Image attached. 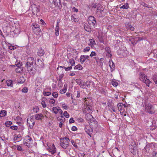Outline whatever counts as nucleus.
<instances>
[{
    "label": "nucleus",
    "instance_id": "nucleus-1",
    "mask_svg": "<svg viewBox=\"0 0 157 157\" xmlns=\"http://www.w3.org/2000/svg\"><path fill=\"white\" fill-rule=\"evenodd\" d=\"M34 62L33 58L29 57L28 58L25 64L26 69L30 75H34L36 71V70L33 65Z\"/></svg>",
    "mask_w": 157,
    "mask_h": 157
},
{
    "label": "nucleus",
    "instance_id": "nucleus-2",
    "mask_svg": "<svg viewBox=\"0 0 157 157\" xmlns=\"http://www.w3.org/2000/svg\"><path fill=\"white\" fill-rule=\"evenodd\" d=\"M140 80L146 84L147 86L149 87V84L151 83V82L149 79L147 78V76L144 73L140 72Z\"/></svg>",
    "mask_w": 157,
    "mask_h": 157
},
{
    "label": "nucleus",
    "instance_id": "nucleus-3",
    "mask_svg": "<svg viewBox=\"0 0 157 157\" xmlns=\"http://www.w3.org/2000/svg\"><path fill=\"white\" fill-rule=\"evenodd\" d=\"M87 98H85L84 99L85 104L83 108V112L86 113H90L92 110V107L91 106L88 105L86 101Z\"/></svg>",
    "mask_w": 157,
    "mask_h": 157
},
{
    "label": "nucleus",
    "instance_id": "nucleus-4",
    "mask_svg": "<svg viewBox=\"0 0 157 157\" xmlns=\"http://www.w3.org/2000/svg\"><path fill=\"white\" fill-rule=\"evenodd\" d=\"M154 148V144L153 143L148 144L145 147L143 150V152L144 153L150 152Z\"/></svg>",
    "mask_w": 157,
    "mask_h": 157
},
{
    "label": "nucleus",
    "instance_id": "nucleus-5",
    "mask_svg": "<svg viewBox=\"0 0 157 157\" xmlns=\"http://www.w3.org/2000/svg\"><path fill=\"white\" fill-rule=\"evenodd\" d=\"M145 111L151 114H153L155 113L154 107L150 103H147L145 105Z\"/></svg>",
    "mask_w": 157,
    "mask_h": 157
},
{
    "label": "nucleus",
    "instance_id": "nucleus-6",
    "mask_svg": "<svg viewBox=\"0 0 157 157\" xmlns=\"http://www.w3.org/2000/svg\"><path fill=\"white\" fill-rule=\"evenodd\" d=\"M70 140L67 138L65 137L60 140V144L62 147L64 149H66L68 146V143Z\"/></svg>",
    "mask_w": 157,
    "mask_h": 157
},
{
    "label": "nucleus",
    "instance_id": "nucleus-7",
    "mask_svg": "<svg viewBox=\"0 0 157 157\" xmlns=\"http://www.w3.org/2000/svg\"><path fill=\"white\" fill-rule=\"evenodd\" d=\"M88 22L91 27L95 28L97 25L95 18L93 16H90L88 17Z\"/></svg>",
    "mask_w": 157,
    "mask_h": 157
},
{
    "label": "nucleus",
    "instance_id": "nucleus-8",
    "mask_svg": "<svg viewBox=\"0 0 157 157\" xmlns=\"http://www.w3.org/2000/svg\"><path fill=\"white\" fill-rule=\"evenodd\" d=\"M130 151L132 154H134L137 151V148L135 142H132L131 144L129 146Z\"/></svg>",
    "mask_w": 157,
    "mask_h": 157
},
{
    "label": "nucleus",
    "instance_id": "nucleus-9",
    "mask_svg": "<svg viewBox=\"0 0 157 157\" xmlns=\"http://www.w3.org/2000/svg\"><path fill=\"white\" fill-rule=\"evenodd\" d=\"M32 139L30 137H28V139L24 141V144L28 147L31 148V144L32 143Z\"/></svg>",
    "mask_w": 157,
    "mask_h": 157
},
{
    "label": "nucleus",
    "instance_id": "nucleus-10",
    "mask_svg": "<svg viewBox=\"0 0 157 157\" xmlns=\"http://www.w3.org/2000/svg\"><path fill=\"white\" fill-rule=\"evenodd\" d=\"M48 150L52 155L54 154L56 151V148L54 144L48 147Z\"/></svg>",
    "mask_w": 157,
    "mask_h": 157
},
{
    "label": "nucleus",
    "instance_id": "nucleus-11",
    "mask_svg": "<svg viewBox=\"0 0 157 157\" xmlns=\"http://www.w3.org/2000/svg\"><path fill=\"white\" fill-rule=\"evenodd\" d=\"M86 118L88 121H90L91 122H95L96 121L95 119L89 113L86 114Z\"/></svg>",
    "mask_w": 157,
    "mask_h": 157
},
{
    "label": "nucleus",
    "instance_id": "nucleus-12",
    "mask_svg": "<svg viewBox=\"0 0 157 157\" xmlns=\"http://www.w3.org/2000/svg\"><path fill=\"white\" fill-rule=\"evenodd\" d=\"M27 122L28 124H29V126L32 127H33L35 122L34 119L31 117L27 119Z\"/></svg>",
    "mask_w": 157,
    "mask_h": 157
},
{
    "label": "nucleus",
    "instance_id": "nucleus-13",
    "mask_svg": "<svg viewBox=\"0 0 157 157\" xmlns=\"http://www.w3.org/2000/svg\"><path fill=\"white\" fill-rule=\"evenodd\" d=\"M85 132L91 137V134L93 132V129L90 126H86L85 128Z\"/></svg>",
    "mask_w": 157,
    "mask_h": 157
},
{
    "label": "nucleus",
    "instance_id": "nucleus-14",
    "mask_svg": "<svg viewBox=\"0 0 157 157\" xmlns=\"http://www.w3.org/2000/svg\"><path fill=\"white\" fill-rule=\"evenodd\" d=\"M109 66L111 69V71L112 72L115 69V65L111 59H110L109 62Z\"/></svg>",
    "mask_w": 157,
    "mask_h": 157
},
{
    "label": "nucleus",
    "instance_id": "nucleus-15",
    "mask_svg": "<svg viewBox=\"0 0 157 157\" xmlns=\"http://www.w3.org/2000/svg\"><path fill=\"white\" fill-rule=\"evenodd\" d=\"M35 119L37 120H42L44 118V116L41 113L36 114L34 116Z\"/></svg>",
    "mask_w": 157,
    "mask_h": 157
},
{
    "label": "nucleus",
    "instance_id": "nucleus-16",
    "mask_svg": "<svg viewBox=\"0 0 157 157\" xmlns=\"http://www.w3.org/2000/svg\"><path fill=\"white\" fill-rule=\"evenodd\" d=\"M90 57L89 56L82 55L80 56V62L81 63H83L87 59Z\"/></svg>",
    "mask_w": 157,
    "mask_h": 157
},
{
    "label": "nucleus",
    "instance_id": "nucleus-17",
    "mask_svg": "<svg viewBox=\"0 0 157 157\" xmlns=\"http://www.w3.org/2000/svg\"><path fill=\"white\" fill-rule=\"evenodd\" d=\"M31 8H32V11L33 13L35 15V14L36 13L39 11V10H38L37 7L35 5H33L32 6V7H31Z\"/></svg>",
    "mask_w": 157,
    "mask_h": 157
},
{
    "label": "nucleus",
    "instance_id": "nucleus-18",
    "mask_svg": "<svg viewBox=\"0 0 157 157\" xmlns=\"http://www.w3.org/2000/svg\"><path fill=\"white\" fill-rule=\"evenodd\" d=\"M126 27L128 29L133 31L134 29V28L129 23H126L125 24Z\"/></svg>",
    "mask_w": 157,
    "mask_h": 157
},
{
    "label": "nucleus",
    "instance_id": "nucleus-19",
    "mask_svg": "<svg viewBox=\"0 0 157 157\" xmlns=\"http://www.w3.org/2000/svg\"><path fill=\"white\" fill-rule=\"evenodd\" d=\"M89 41L90 43L88 44V45L90 46L91 47H93L96 44L94 40V39H90L89 40Z\"/></svg>",
    "mask_w": 157,
    "mask_h": 157
},
{
    "label": "nucleus",
    "instance_id": "nucleus-20",
    "mask_svg": "<svg viewBox=\"0 0 157 157\" xmlns=\"http://www.w3.org/2000/svg\"><path fill=\"white\" fill-rule=\"evenodd\" d=\"M44 54V52L42 48L39 49L38 51V55L40 56H43Z\"/></svg>",
    "mask_w": 157,
    "mask_h": 157
},
{
    "label": "nucleus",
    "instance_id": "nucleus-21",
    "mask_svg": "<svg viewBox=\"0 0 157 157\" xmlns=\"http://www.w3.org/2000/svg\"><path fill=\"white\" fill-rule=\"evenodd\" d=\"M67 90V85L65 84L64 86V87L63 89H61L60 91V93L61 94L65 93L66 91Z\"/></svg>",
    "mask_w": 157,
    "mask_h": 157
},
{
    "label": "nucleus",
    "instance_id": "nucleus-22",
    "mask_svg": "<svg viewBox=\"0 0 157 157\" xmlns=\"http://www.w3.org/2000/svg\"><path fill=\"white\" fill-rule=\"evenodd\" d=\"M103 11V8L102 6H101L100 5L98 7L97 10V13H102Z\"/></svg>",
    "mask_w": 157,
    "mask_h": 157
},
{
    "label": "nucleus",
    "instance_id": "nucleus-23",
    "mask_svg": "<svg viewBox=\"0 0 157 157\" xmlns=\"http://www.w3.org/2000/svg\"><path fill=\"white\" fill-rule=\"evenodd\" d=\"M59 26H56L55 31V35L56 36H59Z\"/></svg>",
    "mask_w": 157,
    "mask_h": 157
},
{
    "label": "nucleus",
    "instance_id": "nucleus-24",
    "mask_svg": "<svg viewBox=\"0 0 157 157\" xmlns=\"http://www.w3.org/2000/svg\"><path fill=\"white\" fill-rule=\"evenodd\" d=\"M75 15H73L71 16V21L73 22H78L79 21V19L78 18H75Z\"/></svg>",
    "mask_w": 157,
    "mask_h": 157
},
{
    "label": "nucleus",
    "instance_id": "nucleus-25",
    "mask_svg": "<svg viewBox=\"0 0 157 157\" xmlns=\"http://www.w3.org/2000/svg\"><path fill=\"white\" fill-rule=\"evenodd\" d=\"M83 67L82 65H81L80 64H78V65L75 66L74 68V69L75 70H82Z\"/></svg>",
    "mask_w": 157,
    "mask_h": 157
},
{
    "label": "nucleus",
    "instance_id": "nucleus-26",
    "mask_svg": "<svg viewBox=\"0 0 157 157\" xmlns=\"http://www.w3.org/2000/svg\"><path fill=\"white\" fill-rule=\"evenodd\" d=\"M6 84L7 86H13L12 81L11 80H7L6 82Z\"/></svg>",
    "mask_w": 157,
    "mask_h": 157
},
{
    "label": "nucleus",
    "instance_id": "nucleus-27",
    "mask_svg": "<svg viewBox=\"0 0 157 157\" xmlns=\"http://www.w3.org/2000/svg\"><path fill=\"white\" fill-rule=\"evenodd\" d=\"M57 120L59 121H60L61 122H64L65 121V119L64 117L63 116H60L59 117L57 118Z\"/></svg>",
    "mask_w": 157,
    "mask_h": 157
},
{
    "label": "nucleus",
    "instance_id": "nucleus-28",
    "mask_svg": "<svg viewBox=\"0 0 157 157\" xmlns=\"http://www.w3.org/2000/svg\"><path fill=\"white\" fill-rule=\"evenodd\" d=\"M129 8V5L128 3H126L125 4L120 7V9H127Z\"/></svg>",
    "mask_w": 157,
    "mask_h": 157
},
{
    "label": "nucleus",
    "instance_id": "nucleus-29",
    "mask_svg": "<svg viewBox=\"0 0 157 157\" xmlns=\"http://www.w3.org/2000/svg\"><path fill=\"white\" fill-rule=\"evenodd\" d=\"M55 102V100L53 98L50 99L49 101V103L51 105V106H52L54 105Z\"/></svg>",
    "mask_w": 157,
    "mask_h": 157
},
{
    "label": "nucleus",
    "instance_id": "nucleus-30",
    "mask_svg": "<svg viewBox=\"0 0 157 157\" xmlns=\"http://www.w3.org/2000/svg\"><path fill=\"white\" fill-rule=\"evenodd\" d=\"M21 136L20 135H17L16 134L14 136L13 140H14L16 141L17 140H19L18 139L19 138H20L21 137Z\"/></svg>",
    "mask_w": 157,
    "mask_h": 157
},
{
    "label": "nucleus",
    "instance_id": "nucleus-31",
    "mask_svg": "<svg viewBox=\"0 0 157 157\" xmlns=\"http://www.w3.org/2000/svg\"><path fill=\"white\" fill-rule=\"evenodd\" d=\"M39 108L37 106H35L33 108V111L34 112L37 113L39 111Z\"/></svg>",
    "mask_w": 157,
    "mask_h": 157
},
{
    "label": "nucleus",
    "instance_id": "nucleus-32",
    "mask_svg": "<svg viewBox=\"0 0 157 157\" xmlns=\"http://www.w3.org/2000/svg\"><path fill=\"white\" fill-rule=\"evenodd\" d=\"M6 114V111L5 110H2L0 113V117H4Z\"/></svg>",
    "mask_w": 157,
    "mask_h": 157
},
{
    "label": "nucleus",
    "instance_id": "nucleus-33",
    "mask_svg": "<svg viewBox=\"0 0 157 157\" xmlns=\"http://www.w3.org/2000/svg\"><path fill=\"white\" fill-rule=\"evenodd\" d=\"M59 109H58L56 107H54L52 108V111L55 114H56L59 112Z\"/></svg>",
    "mask_w": 157,
    "mask_h": 157
},
{
    "label": "nucleus",
    "instance_id": "nucleus-34",
    "mask_svg": "<svg viewBox=\"0 0 157 157\" xmlns=\"http://www.w3.org/2000/svg\"><path fill=\"white\" fill-rule=\"evenodd\" d=\"M117 106L118 109L120 111H122V105L121 103H119L117 104Z\"/></svg>",
    "mask_w": 157,
    "mask_h": 157
},
{
    "label": "nucleus",
    "instance_id": "nucleus-35",
    "mask_svg": "<svg viewBox=\"0 0 157 157\" xmlns=\"http://www.w3.org/2000/svg\"><path fill=\"white\" fill-rule=\"evenodd\" d=\"M12 122L11 121H6L5 123V125L7 127H9L12 124Z\"/></svg>",
    "mask_w": 157,
    "mask_h": 157
},
{
    "label": "nucleus",
    "instance_id": "nucleus-36",
    "mask_svg": "<svg viewBox=\"0 0 157 157\" xmlns=\"http://www.w3.org/2000/svg\"><path fill=\"white\" fill-rule=\"evenodd\" d=\"M69 63H70L71 66H73L75 65V62L73 59H70L69 60Z\"/></svg>",
    "mask_w": 157,
    "mask_h": 157
},
{
    "label": "nucleus",
    "instance_id": "nucleus-37",
    "mask_svg": "<svg viewBox=\"0 0 157 157\" xmlns=\"http://www.w3.org/2000/svg\"><path fill=\"white\" fill-rule=\"evenodd\" d=\"M51 94V93L50 91L46 92L44 91L43 94L45 96H48L50 95Z\"/></svg>",
    "mask_w": 157,
    "mask_h": 157
},
{
    "label": "nucleus",
    "instance_id": "nucleus-38",
    "mask_svg": "<svg viewBox=\"0 0 157 157\" xmlns=\"http://www.w3.org/2000/svg\"><path fill=\"white\" fill-rule=\"evenodd\" d=\"M21 65L22 63L20 61H17L15 63V65L18 67L21 66Z\"/></svg>",
    "mask_w": 157,
    "mask_h": 157
},
{
    "label": "nucleus",
    "instance_id": "nucleus-39",
    "mask_svg": "<svg viewBox=\"0 0 157 157\" xmlns=\"http://www.w3.org/2000/svg\"><path fill=\"white\" fill-rule=\"evenodd\" d=\"M15 71L16 72L20 73L22 71V69L20 67H18L16 69Z\"/></svg>",
    "mask_w": 157,
    "mask_h": 157
},
{
    "label": "nucleus",
    "instance_id": "nucleus-40",
    "mask_svg": "<svg viewBox=\"0 0 157 157\" xmlns=\"http://www.w3.org/2000/svg\"><path fill=\"white\" fill-rule=\"evenodd\" d=\"M71 143L75 147H77L78 146L77 144H76L73 140H71Z\"/></svg>",
    "mask_w": 157,
    "mask_h": 157
},
{
    "label": "nucleus",
    "instance_id": "nucleus-41",
    "mask_svg": "<svg viewBox=\"0 0 157 157\" xmlns=\"http://www.w3.org/2000/svg\"><path fill=\"white\" fill-rule=\"evenodd\" d=\"M90 48L89 47H86L83 50V52H87L90 50Z\"/></svg>",
    "mask_w": 157,
    "mask_h": 157
},
{
    "label": "nucleus",
    "instance_id": "nucleus-42",
    "mask_svg": "<svg viewBox=\"0 0 157 157\" xmlns=\"http://www.w3.org/2000/svg\"><path fill=\"white\" fill-rule=\"evenodd\" d=\"M100 5L99 4L95 3L94 5H92V7L94 8H97V9L100 6Z\"/></svg>",
    "mask_w": 157,
    "mask_h": 157
},
{
    "label": "nucleus",
    "instance_id": "nucleus-43",
    "mask_svg": "<svg viewBox=\"0 0 157 157\" xmlns=\"http://www.w3.org/2000/svg\"><path fill=\"white\" fill-rule=\"evenodd\" d=\"M41 104L43 108H45L46 107L47 105L45 102L44 101V100L42 99L41 102Z\"/></svg>",
    "mask_w": 157,
    "mask_h": 157
},
{
    "label": "nucleus",
    "instance_id": "nucleus-44",
    "mask_svg": "<svg viewBox=\"0 0 157 157\" xmlns=\"http://www.w3.org/2000/svg\"><path fill=\"white\" fill-rule=\"evenodd\" d=\"M17 149L19 151H23V148L21 145L17 146Z\"/></svg>",
    "mask_w": 157,
    "mask_h": 157
},
{
    "label": "nucleus",
    "instance_id": "nucleus-45",
    "mask_svg": "<svg viewBox=\"0 0 157 157\" xmlns=\"http://www.w3.org/2000/svg\"><path fill=\"white\" fill-rule=\"evenodd\" d=\"M63 116L66 118H68L69 117V115L67 112L66 111L64 112Z\"/></svg>",
    "mask_w": 157,
    "mask_h": 157
},
{
    "label": "nucleus",
    "instance_id": "nucleus-46",
    "mask_svg": "<svg viewBox=\"0 0 157 157\" xmlns=\"http://www.w3.org/2000/svg\"><path fill=\"white\" fill-rule=\"evenodd\" d=\"M22 92L23 93H26L28 92V89L27 87H24L22 90Z\"/></svg>",
    "mask_w": 157,
    "mask_h": 157
},
{
    "label": "nucleus",
    "instance_id": "nucleus-47",
    "mask_svg": "<svg viewBox=\"0 0 157 157\" xmlns=\"http://www.w3.org/2000/svg\"><path fill=\"white\" fill-rule=\"evenodd\" d=\"M52 96L55 98H57L58 95V94L56 92H53L52 94Z\"/></svg>",
    "mask_w": 157,
    "mask_h": 157
},
{
    "label": "nucleus",
    "instance_id": "nucleus-48",
    "mask_svg": "<svg viewBox=\"0 0 157 157\" xmlns=\"http://www.w3.org/2000/svg\"><path fill=\"white\" fill-rule=\"evenodd\" d=\"M84 29L86 31L88 32H90L91 31L89 27H88L86 26H84Z\"/></svg>",
    "mask_w": 157,
    "mask_h": 157
},
{
    "label": "nucleus",
    "instance_id": "nucleus-49",
    "mask_svg": "<svg viewBox=\"0 0 157 157\" xmlns=\"http://www.w3.org/2000/svg\"><path fill=\"white\" fill-rule=\"evenodd\" d=\"M96 56V54L94 52H92L90 55V56L91 57L95 56Z\"/></svg>",
    "mask_w": 157,
    "mask_h": 157
},
{
    "label": "nucleus",
    "instance_id": "nucleus-50",
    "mask_svg": "<svg viewBox=\"0 0 157 157\" xmlns=\"http://www.w3.org/2000/svg\"><path fill=\"white\" fill-rule=\"evenodd\" d=\"M105 50L107 52H110V49L109 47H106L105 48Z\"/></svg>",
    "mask_w": 157,
    "mask_h": 157
},
{
    "label": "nucleus",
    "instance_id": "nucleus-51",
    "mask_svg": "<svg viewBox=\"0 0 157 157\" xmlns=\"http://www.w3.org/2000/svg\"><path fill=\"white\" fill-rule=\"evenodd\" d=\"M9 48L12 50H13L16 49V48L13 46L10 45L9 46Z\"/></svg>",
    "mask_w": 157,
    "mask_h": 157
},
{
    "label": "nucleus",
    "instance_id": "nucleus-52",
    "mask_svg": "<svg viewBox=\"0 0 157 157\" xmlns=\"http://www.w3.org/2000/svg\"><path fill=\"white\" fill-rule=\"evenodd\" d=\"M32 25L34 27V28L36 29V28H39V25L36 24V23H35L34 24H33Z\"/></svg>",
    "mask_w": 157,
    "mask_h": 157
},
{
    "label": "nucleus",
    "instance_id": "nucleus-53",
    "mask_svg": "<svg viewBox=\"0 0 157 157\" xmlns=\"http://www.w3.org/2000/svg\"><path fill=\"white\" fill-rule=\"evenodd\" d=\"M10 128L12 129H13L14 130H17V126H11L10 127Z\"/></svg>",
    "mask_w": 157,
    "mask_h": 157
},
{
    "label": "nucleus",
    "instance_id": "nucleus-54",
    "mask_svg": "<svg viewBox=\"0 0 157 157\" xmlns=\"http://www.w3.org/2000/svg\"><path fill=\"white\" fill-rule=\"evenodd\" d=\"M118 83L117 82L114 81L112 82V85L115 87H116L118 85Z\"/></svg>",
    "mask_w": 157,
    "mask_h": 157
},
{
    "label": "nucleus",
    "instance_id": "nucleus-55",
    "mask_svg": "<svg viewBox=\"0 0 157 157\" xmlns=\"http://www.w3.org/2000/svg\"><path fill=\"white\" fill-rule=\"evenodd\" d=\"M53 2L55 4H58V3H60V0H53Z\"/></svg>",
    "mask_w": 157,
    "mask_h": 157
},
{
    "label": "nucleus",
    "instance_id": "nucleus-56",
    "mask_svg": "<svg viewBox=\"0 0 157 157\" xmlns=\"http://www.w3.org/2000/svg\"><path fill=\"white\" fill-rule=\"evenodd\" d=\"M77 129V127L74 126H73L71 128V130L73 131H75Z\"/></svg>",
    "mask_w": 157,
    "mask_h": 157
},
{
    "label": "nucleus",
    "instance_id": "nucleus-57",
    "mask_svg": "<svg viewBox=\"0 0 157 157\" xmlns=\"http://www.w3.org/2000/svg\"><path fill=\"white\" fill-rule=\"evenodd\" d=\"M74 120L73 118L72 117L70 119L69 121V122L70 123H74Z\"/></svg>",
    "mask_w": 157,
    "mask_h": 157
},
{
    "label": "nucleus",
    "instance_id": "nucleus-58",
    "mask_svg": "<svg viewBox=\"0 0 157 157\" xmlns=\"http://www.w3.org/2000/svg\"><path fill=\"white\" fill-rule=\"evenodd\" d=\"M72 66H70L68 67H67V68L66 69V71H68L70 70L71 69H72Z\"/></svg>",
    "mask_w": 157,
    "mask_h": 157
},
{
    "label": "nucleus",
    "instance_id": "nucleus-59",
    "mask_svg": "<svg viewBox=\"0 0 157 157\" xmlns=\"http://www.w3.org/2000/svg\"><path fill=\"white\" fill-rule=\"evenodd\" d=\"M112 56V55L110 52H107L106 56L108 57H110Z\"/></svg>",
    "mask_w": 157,
    "mask_h": 157
},
{
    "label": "nucleus",
    "instance_id": "nucleus-60",
    "mask_svg": "<svg viewBox=\"0 0 157 157\" xmlns=\"http://www.w3.org/2000/svg\"><path fill=\"white\" fill-rule=\"evenodd\" d=\"M59 113L60 114L61 116H63V111L60 109L59 108Z\"/></svg>",
    "mask_w": 157,
    "mask_h": 157
},
{
    "label": "nucleus",
    "instance_id": "nucleus-61",
    "mask_svg": "<svg viewBox=\"0 0 157 157\" xmlns=\"http://www.w3.org/2000/svg\"><path fill=\"white\" fill-rule=\"evenodd\" d=\"M153 157H157V153L155 151H154L153 152Z\"/></svg>",
    "mask_w": 157,
    "mask_h": 157
},
{
    "label": "nucleus",
    "instance_id": "nucleus-62",
    "mask_svg": "<svg viewBox=\"0 0 157 157\" xmlns=\"http://www.w3.org/2000/svg\"><path fill=\"white\" fill-rule=\"evenodd\" d=\"M40 22H41V24L43 25H45V23L44 22L43 20L41 19L40 20Z\"/></svg>",
    "mask_w": 157,
    "mask_h": 157
},
{
    "label": "nucleus",
    "instance_id": "nucleus-63",
    "mask_svg": "<svg viewBox=\"0 0 157 157\" xmlns=\"http://www.w3.org/2000/svg\"><path fill=\"white\" fill-rule=\"evenodd\" d=\"M63 107L65 109L67 110V105H65V104H63Z\"/></svg>",
    "mask_w": 157,
    "mask_h": 157
},
{
    "label": "nucleus",
    "instance_id": "nucleus-64",
    "mask_svg": "<svg viewBox=\"0 0 157 157\" xmlns=\"http://www.w3.org/2000/svg\"><path fill=\"white\" fill-rule=\"evenodd\" d=\"M73 11L75 12H77L78 11V9H77L75 7H73V8H72Z\"/></svg>",
    "mask_w": 157,
    "mask_h": 157
}]
</instances>
